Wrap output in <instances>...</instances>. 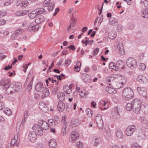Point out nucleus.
<instances>
[{
  "label": "nucleus",
  "mask_w": 148,
  "mask_h": 148,
  "mask_svg": "<svg viewBox=\"0 0 148 148\" xmlns=\"http://www.w3.org/2000/svg\"><path fill=\"white\" fill-rule=\"evenodd\" d=\"M116 64L113 62H111L109 64V67L111 68L112 69H114L116 71Z\"/></svg>",
  "instance_id": "obj_45"
},
{
  "label": "nucleus",
  "mask_w": 148,
  "mask_h": 148,
  "mask_svg": "<svg viewBox=\"0 0 148 148\" xmlns=\"http://www.w3.org/2000/svg\"><path fill=\"white\" fill-rule=\"evenodd\" d=\"M127 66L129 67L132 69L136 67L137 66V62L136 60L132 58H129L126 61Z\"/></svg>",
  "instance_id": "obj_4"
},
{
  "label": "nucleus",
  "mask_w": 148,
  "mask_h": 148,
  "mask_svg": "<svg viewBox=\"0 0 148 148\" xmlns=\"http://www.w3.org/2000/svg\"><path fill=\"white\" fill-rule=\"evenodd\" d=\"M54 4L53 2L49 4V5L48 7V10H49L51 11L52 10L54 7Z\"/></svg>",
  "instance_id": "obj_46"
},
{
  "label": "nucleus",
  "mask_w": 148,
  "mask_h": 148,
  "mask_svg": "<svg viewBox=\"0 0 148 148\" xmlns=\"http://www.w3.org/2000/svg\"><path fill=\"white\" fill-rule=\"evenodd\" d=\"M140 3L145 7L148 8V0H141Z\"/></svg>",
  "instance_id": "obj_37"
},
{
  "label": "nucleus",
  "mask_w": 148,
  "mask_h": 148,
  "mask_svg": "<svg viewBox=\"0 0 148 148\" xmlns=\"http://www.w3.org/2000/svg\"><path fill=\"white\" fill-rule=\"evenodd\" d=\"M103 20V16H101L98 20V25L99 26Z\"/></svg>",
  "instance_id": "obj_61"
},
{
  "label": "nucleus",
  "mask_w": 148,
  "mask_h": 148,
  "mask_svg": "<svg viewBox=\"0 0 148 148\" xmlns=\"http://www.w3.org/2000/svg\"><path fill=\"white\" fill-rule=\"evenodd\" d=\"M5 114L7 115H10L12 114V112L10 109L4 111Z\"/></svg>",
  "instance_id": "obj_54"
},
{
  "label": "nucleus",
  "mask_w": 148,
  "mask_h": 148,
  "mask_svg": "<svg viewBox=\"0 0 148 148\" xmlns=\"http://www.w3.org/2000/svg\"><path fill=\"white\" fill-rule=\"evenodd\" d=\"M136 129V127L134 125L129 126L127 128L126 130V134L128 136L132 135Z\"/></svg>",
  "instance_id": "obj_7"
},
{
  "label": "nucleus",
  "mask_w": 148,
  "mask_h": 148,
  "mask_svg": "<svg viewBox=\"0 0 148 148\" xmlns=\"http://www.w3.org/2000/svg\"><path fill=\"white\" fill-rule=\"evenodd\" d=\"M33 79V78H32L28 87V89L29 90V91H30V90H31L32 88V85Z\"/></svg>",
  "instance_id": "obj_58"
},
{
  "label": "nucleus",
  "mask_w": 148,
  "mask_h": 148,
  "mask_svg": "<svg viewBox=\"0 0 148 148\" xmlns=\"http://www.w3.org/2000/svg\"><path fill=\"white\" fill-rule=\"evenodd\" d=\"M117 49L118 52L121 55L124 54L123 47V44L121 43H119L117 46Z\"/></svg>",
  "instance_id": "obj_22"
},
{
  "label": "nucleus",
  "mask_w": 148,
  "mask_h": 148,
  "mask_svg": "<svg viewBox=\"0 0 148 148\" xmlns=\"http://www.w3.org/2000/svg\"><path fill=\"white\" fill-rule=\"evenodd\" d=\"M141 16L144 18H148V10L144 11Z\"/></svg>",
  "instance_id": "obj_38"
},
{
  "label": "nucleus",
  "mask_w": 148,
  "mask_h": 148,
  "mask_svg": "<svg viewBox=\"0 0 148 148\" xmlns=\"http://www.w3.org/2000/svg\"><path fill=\"white\" fill-rule=\"evenodd\" d=\"M86 112L87 115L89 117H91L93 114L92 111L90 108H88L86 110Z\"/></svg>",
  "instance_id": "obj_36"
},
{
  "label": "nucleus",
  "mask_w": 148,
  "mask_h": 148,
  "mask_svg": "<svg viewBox=\"0 0 148 148\" xmlns=\"http://www.w3.org/2000/svg\"><path fill=\"white\" fill-rule=\"evenodd\" d=\"M29 12L27 10H25L21 11H18L16 12V15L17 16L25 15L28 14Z\"/></svg>",
  "instance_id": "obj_26"
},
{
  "label": "nucleus",
  "mask_w": 148,
  "mask_h": 148,
  "mask_svg": "<svg viewBox=\"0 0 148 148\" xmlns=\"http://www.w3.org/2000/svg\"><path fill=\"white\" fill-rule=\"evenodd\" d=\"M133 101H132V103H127L126 108V109L128 111H131L132 110V109L133 108Z\"/></svg>",
  "instance_id": "obj_34"
},
{
  "label": "nucleus",
  "mask_w": 148,
  "mask_h": 148,
  "mask_svg": "<svg viewBox=\"0 0 148 148\" xmlns=\"http://www.w3.org/2000/svg\"><path fill=\"white\" fill-rule=\"evenodd\" d=\"M123 96L126 100H129L132 98L134 93L132 90L130 88H125L123 91Z\"/></svg>",
  "instance_id": "obj_1"
},
{
  "label": "nucleus",
  "mask_w": 148,
  "mask_h": 148,
  "mask_svg": "<svg viewBox=\"0 0 148 148\" xmlns=\"http://www.w3.org/2000/svg\"><path fill=\"white\" fill-rule=\"evenodd\" d=\"M71 60L67 59L65 60L64 63L66 66H67L71 63Z\"/></svg>",
  "instance_id": "obj_53"
},
{
  "label": "nucleus",
  "mask_w": 148,
  "mask_h": 148,
  "mask_svg": "<svg viewBox=\"0 0 148 148\" xmlns=\"http://www.w3.org/2000/svg\"><path fill=\"white\" fill-rule=\"evenodd\" d=\"M13 0H8L5 2L4 4V6H6L9 5L13 2Z\"/></svg>",
  "instance_id": "obj_49"
},
{
  "label": "nucleus",
  "mask_w": 148,
  "mask_h": 148,
  "mask_svg": "<svg viewBox=\"0 0 148 148\" xmlns=\"http://www.w3.org/2000/svg\"><path fill=\"white\" fill-rule=\"evenodd\" d=\"M36 12L35 10L32 11L29 14V17L31 19L34 18L37 15Z\"/></svg>",
  "instance_id": "obj_31"
},
{
  "label": "nucleus",
  "mask_w": 148,
  "mask_h": 148,
  "mask_svg": "<svg viewBox=\"0 0 148 148\" xmlns=\"http://www.w3.org/2000/svg\"><path fill=\"white\" fill-rule=\"evenodd\" d=\"M11 82L10 80L5 77L3 78L0 82V85L4 87L5 89L9 88Z\"/></svg>",
  "instance_id": "obj_5"
},
{
  "label": "nucleus",
  "mask_w": 148,
  "mask_h": 148,
  "mask_svg": "<svg viewBox=\"0 0 148 148\" xmlns=\"http://www.w3.org/2000/svg\"><path fill=\"white\" fill-rule=\"evenodd\" d=\"M16 138L12 139L11 140V143L10 144L12 146H13L15 145H16V146H18V144H16Z\"/></svg>",
  "instance_id": "obj_39"
},
{
  "label": "nucleus",
  "mask_w": 148,
  "mask_h": 148,
  "mask_svg": "<svg viewBox=\"0 0 148 148\" xmlns=\"http://www.w3.org/2000/svg\"><path fill=\"white\" fill-rule=\"evenodd\" d=\"M7 13V12L5 11H1L0 12V18L1 17V16H5L6 14Z\"/></svg>",
  "instance_id": "obj_60"
},
{
  "label": "nucleus",
  "mask_w": 148,
  "mask_h": 148,
  "mask_svg": "<svg viewBox=\"0 0 148 148\" xmlns=\"http://www.w3.org/2000/svg\"><path fill=\"white\" fill-rule=\"evenodd\" d=\"M82 78L84 81L86 82H89L91 81L90 76L86 74H82Z\"/></svg>",
  "instance_id": "obj_20"
},
{
  "label": "nucleus",
  "mask_w": 148,
  "mask_h": 148,
  "mask_svg": "<svg viewBox=\"0 0 148 148\" xmlns=\"http://www.w3.org/2000/svg\"><path fill=\"white\" fill-rule=\"evenodd\" d=\"M28 115V112L27 111H25L24 112V118L22 120V121L25 122V120L27 119Z\"/></svg>",
  "instance_id": "obj_52"
},
{
  "label": "nucleus",
  "mask_w": 148,
  "mask_h": 148,
  "mask_svg": "<svg viewBox=\"0 0 148 148\" xmlns=\"http://www.w3.org/2000/svg\"><path fill=\"white\" fill-rule=\"evenodd\" d=\"M68 129L67 128L66 125H64L62 129V135L63 136L66 135L68 132Z\"/></svg>",
  "instance_id": "obj_27"
},
{
  "label": "nucleus",
  "mask_w": 148,
  "mask_h": 148,
  "mask_svg": "<svg viewBox=\"0 0 148 148\" xmlns=\"http://www.w3.org/2000/svg\"><path fill=\"white\" fill-rule=\"evenodd\" d=\"M54 79V78L53 79V78H51L50 77H49L47 79L50 83H53L54 82H55V84H57L58 83V82H57L56 80Z\"/></svg>",
  "instance_id": "obj_40"
},
{
  "label": "nucleus",
  "mask_w": 148,
  "mask_h": 148,
  "mask_svg": "<svg viewBox=\"0 0 148 148\" xmlns=\"http://www.w3.org/2000/svg\"><path fill=\"white\" fill-rule=\"evenodd\" d=\"M137 90L139 94L142 96L146 97L147 95L146 89L144 88L137 87Z\"/></svg>",
  "instance_id": "obj_17"
},
{
  "label": "nucleus",
  "mask_w": 148,
  "mask_h": 148,
  "mask_svg": "<svg viewBox=\"0 0 148 148\" xmlns=\"http://www.w3.org/2000/svg\"><path fill=\"white\" fill-rule=\"evenodd\" d=\"M67 87L68 89H66V88H64V92L68 94H70L71 92V88L70 87H68V86Z\"/></svg>",
  "instance_id": "obj_44"
},
{
  "label": "nucleus",
  "mask_w": 148,
  "mask_h": 148,
  "mask_svg": "<svg viewBox=\"0 0 148 148\" xmlns=\"http://www.w3.org/2000/svg\"><path fill=\"white\" fill-rule=\"evenodd\" d=\"M79 138V135L78 134L77 130H76L72 132L71 137V140L72 142H74Z\"/></svg>",
  "instance_id": "obj_8"
},
{
  "label": "nucleus",
  "mask_w": 148,
  "mask_h": 148,
  "mask_svg": "<svg viewBox=\"0 0 148 148\" xmlns=\"http://www.w3.org/2000/svg\"><path fill=\"white\" fill-rule=\"evenodd\" d=\"M142 110L144 114H148V106H144L142 109Z\"/></svg>",
  "instance_id": "obj_41"
},
{
  "label": "nucleus",
  "mask_w": 148,
  "mask_h": 148,
  "mask_svg": "<svg viewBox=\"0 0 148 148\" xmlns=\"http://www.w3.org/2000/svg\"><path fill=\"white\" fill-rule=\"evenodd\" d=\"M124 63L122 60H119L116 63V71H117L119 70H121L123 69L124 67Z\"/></svg>",
  "instance_id": "obj_16"
},
{
  "label": "nucleus",
  "mask_w": 148,
  "mask_h": 148,
  "mask_svg": "<svg viewBox=\"0 0 148 148\" xmlns=\"http://www.w3.org/2000/svg\"><path fill=\"white\" fill-rule=\"evenodd\" d=\"M106 80L108 83L111 86H113V83H114L118 80V79L114 78L112 76H111L107 77L106 78Z\"/></svg>",
  "instance_id": "obj_11"
},
{
  "label": "nucleus",
  "mask_w": 148,
  "mask_h": 148,
  "mask_svg": "<svg viewBox=\"0 0 148 148\" xmlns=\"http://www.w3.org/2000/svg\"><path fill=\"white\" fill-rule=\"evenodd\" d=\"M45 88L42 82H39L36 84L35 86V89L37 91L39 92H42L44 90Z\"/></svg>",
  "instance_id": "obj_12"
},
{
  "label": "nucleus",
  "mask_w": 148,
  "mask_h": 148,
  "mask_svg": "<svg viewBox=\"0 0 148 148\" xmlns=\"http://www.w3.org/2000/svg\"><path fill=\"white\" fill-rule=\"evenodd\" d=\"M57 97L60 101H62L64 100L65 94L62 92H59L57 94Z\"/></svg>",
  "instance_id": "obj_24"
},
{
  "label": "nucleus",
  "mask_w": 148,
  "mask_h": 148,
  "mask_svg": "<svg viewBox=\"0 0 148 148\" xmlns=\"http://www.w3.org/2000/svg\"><path fill=\"white\" fill-rule=\"evenodd\" d=\"M77 147L79 148H82L83 146V144L80 141L77 142Z\"/></svg>",
  "instance_id": "obj_56"
},
{
  "label": "nucleus",
  "mask_w": 148,
  "mask_h": 148,
  "mask_svg": "<svg viewBox=\"0 0 148 148\" xmlns=\"http://www.w3.org/2000/svg\"><path fill=\"white\" fill-rule=\"evenodd\" d=\"M76 21H71L70 25L72 27H73L75 25Z\"/></svg>",
  "instance_id": "obj_63"
},
{
  "label": "nucleus",
  "mask_w": 148,
  "mask_h": 148,
  "mask_svg": "<svg viewBox=\"0 0 148 148\" xmlns=\"http://www.w3.org/2000/svg\"><path fill=\"white\" fill-rule=\"evenodd\" d=\"M124 81L123 82H119L118 81L115 82L114 83H113L112 87H113L115 89H119L122 87L123 84H124L126 82L125 79H124Z\"/></svg>",
  "instance_id": "obj_9"
},
{
  "label": "nucleus",
  "mask_w": 148,
  "mask_h": 148,
  "mask_svg": "<svg viewBox=\"0 0 148 148\" xmlns=\"http://www.w3.org/2000/svg\"><path fill=\"white\" fill-rule=\"evenodd\" d=\"M133 111L136 114H139L141 112V102L138 99L133 100Z\"/></svg>",
  "instance_id": "obj_2"
},
{
  "label": "nucleus",
  "mask_w": 148,
  "mask_h": 148,
  "mask_svg": "<svg viewBox=\"0 0 148 148\" xmlns=\"http://www.w3.org/2000/svg\"><path fill=\"white\" fill-rule=\"evenodd\" d=\"M106 91L108 93L110 94H114L116 92L114 88H112L110 87H107L106 88Z\"/></svg>",
  "instance_id": "obj_25"
},
{
  "label": "nucleus",
  "mask_w": 148,
  "mask_h": 148,
  "mask_svg": "<svg viewBox=\"0 0 148 148\" xmlns=\"http://www.w3.org/2000/svg\"><path fill=\"white\" fill-rule=\"evenodd\" d=\"M42 92L43 93L45 97L49 95V90L45 87V89H44V91Z\"/></svg>",
  "instance_id": "obj_43"
},
{
  "label": "nucleus",
  "mask_w": 148,
  "mask_h": 148,
  "mask_svg": "<svg viewBox=\"0 0 148 148\" xmlns=\"http://www.w3.org/2000/svg\"><path fill=\"white\" fill-rule=\"evenodd\" d=\"M39 25H36L34 26L32 23H30L28 27H27V30L28 32H31L33 31L35 32L38 30L39 29Z\"/></svg>",
  "instance_id": "obj_14"
},
{
  "label": "nucleus",
  "mask_w": 148,
  "mask_h": 148,
  "mask_svg": "<svg viewBox=\"0 0 148 148\" xmlns=\"http://www.w3.org/2000/svg\"><path fill=\"white\" fill-rule=\"evenodd\" d=\"M146 66L145 64L143 63H140L139 64V69L142 70H143L145 69Z\"/></svg>",
  "instance_id": "obj_48"
},
{
  "label": "nucleus",
  "mask_w": 148,
  "mask_h": 148,
  "mask_svg": "<svg viewBox=\"0 0 148 148\" xmlns=\"http://www.w3.org/2000/svg\"><path fill=\"white\" fill-rule=\"evenodd\" d=\"M54 119H55V123H59L60 122V119H59V117L57 115H56L54 117Z\"/></svg>",
  "instance_id": "obj_51"
},
{
  "label": "nucleus",
  "mask_w": 148,
  "mask_h": 148,
  "mask_svg": "<svg viewBox=\"0 0 148 148\" xmlns=\"http://www.w3.org/2000/svg\"><path fill=\"white\" fill-rule=\"evenodd\" d=\"M116 36V33L115 32L111 31L109 32L108 34L109 38L111 39H114Z\"/></svg>",
  "instance_id": "obj_30"
},
{
  "label": "nucleus",
  "mask_w": 148,
  "mask_h": 148,
  "mask_svg": "<svg viewBox=\"0 0 148 148\" xmlns=\"http://www.w3.org/2000/svg\"><path fill=\"white\" fill-rule=\"evenodd\" d=\"M39 108L44 112L46 113L48 111V108L47 107L43 101L40 102L39 104Z\"/></svg>",
  "instance_id": "obj_13"
},
{
  "label": "nucleus",
  "mask_w": 148,
  "mask_h": 148,
  "mask_svg": "<svg viewBox=\"0 0 148 148\" xmlns=\"http://www.w3.org/2000/svg\"><path fill=\"white\" fill-rule=\"evenodd\" d=\"M40 127L43 130H46L48 129L49 125L45 121L41 120L40 121Z\"/></svg>",
  "instance_id": "obj_18"
},
{
  "label": "nucleus",
  "mask_w": 148,
  "mask_h": 148,
  "mask_svg": "<svg viewBox=\"0 0 148 148\" xmlns=\"http://www.w3.org/2000/svg\"><path fill=\"white\" fill-rule=\"evenodd\" d=\"M58 87L55 88L53 89L52 90V93L53 94H55L58 91Z\"/></svg>",
  "instance_id": "obj_57"
},
{
  "label": "nucleus",
  "mask_w": 148,
  "mask_h": 148,
  "mask_svg": "<svg viewBox=\"0 0 148 148\" xmlns=\"http://www.w3.org/2000/svg\"><path fill=\"white\" fill-rule=\"evenodd\" d=\"M32 129L36 134L41 136L43 135V132L42 129L40 126L37 125H35L32 127Z\"/></svg>",
  "instance_id": "obj_6"
},
{
  "label": "nucleus",
  "mask_w": 148,
  "mask_h": 148,
  "mask_svg": "<svg viewBox=\"0 0 148 148\" xmlns=\"http://www.w3.org/2000/svg\"><path fill=\"white\" fill-rule=\"evenodd\" d=\"M81 64L80 62L78 61L77 63V65L74 67L75 70L77 72H79L80 70V66Z\"/></svg>",
  "instance_id": "obj_35"
},
{
  "label": "nucleus",
  "mask_w": 148,
  "mask_h": 148,
  "mask_svg": "<svg viewBox=\"0 0 148 148\" xmlns=\"http://www.w3.org/2000/svg\"><path fill=\"white\" fill-rule=\"evenodd\" d=\"M66 48L70 49L72 50H75V47L73 45H71L70 46L67 47Z\"/></svg>",
  "instance_id": "obj_64"
},
{
  "label": "nucleus",
  "mask_w": 148,
  "mask_h": 148,
  "mask_svg": "<svg viewBox=\"0 0 148 148\" xmlns=\"http://www.w3.org/2000/svg\"><path fill=\"white\" fill-rule=\"evenodd\" d=\"M94 145L95 146H97L99 145L100 143L99 138H96L93 140Z\"/></svg>",
  "instance_id": "obj_42"
},
{
  "label": "nucleus",
  "mask_w": 148,
  "mask_h": 148,
  "mask_svg": "<svg viewBox=\"0 0 148 148\" xmlns=\"http://www.w3.org/2000/svg\"><path fill=\"white\" fill-rule=\"evenodd\" d=\"M37 135V134L34 132H29L28 135V140L32 142H34L36 140Z\"/></svg>",
  "instance_id": "obj_10"
},
{
  "label": "nucleus",
  "mask_w": 148,
  "mask_h": 148,
  "mask_svg": "<svg viewBox=\"0 0 148 148\" xmlns=\"http://www.w3.org/2000/svg\"><path fill=\"white\" fill-rule=\"evenodd\" d=\"M45 20V18L43 16L40 15L38 16L36 18L35 22L36 23L40 24L43 22Z\"/></svg>",
  "instance_id": "obj_21"
},
{
  "label": "nucleus",
  "mask_w": 148,
  "mask_h": 148,
  "mask_svg": "<svg viewBox=\"0 0 148 148\" xmlns=\"http://www.w3.org/2000/svg\"><path fill=\"white\" fill-rule=\"evenodd\" d=\"M132 148H140V146L137 143H134L132 145Z\"/></svg>",
  "instance_id": "obj_55"
},
{
  "label": "nucleus",
  "mask_w": 148,
  "mask_h": 148,
  "mask_svg": "<svg viewBox=\"0 0 148 148\" xmlns=\"http://www.w3.org/2000/svg\"><path fill=\"white\" fill-rule=\"evenodd\" d=\"M95 121L99 129L102 130L103 128V122L101 115L100 114L97 115L96 117Z\"/></svg>",
  "instance_id": "obj_3"
},
{
  "label": "nucleus",
  "mask_w": 148,
  "mask_h": 148,
  "mask_svg": "<svg viewBox=\"0 0 148 148\" xmlns=\"http://www.w3.org/2000/svg\"><path fill=\"white\" fill-rule=\"evenodd\" d=\"M79 120L77 119H73L72 120L71 124L72 126L73 127H74L79 125Z\"/></svg>",
  "instance_id": "obj_33"
},
{
  "label": "nucleus",
  "mask_w": 148,
  "mask_h": 148,
  "mask_svg": "<svg viewBox=\"0 0 148 148\" xmlns=\"http://www.w3.org/2000/svg\"><path fill=\"white\" fill-rule=\"evenodd\" d=\"M35 10L37 11L36 13L37 15L46 13L45 10L43 8H38Z\"/></svg>",
  "instance_id": "obj_28"
},
{
  "label": "nucleus",
  "mask_w": 148,
  "mask_h": 148,
  "mask_svg": "<svg viewBox=\"0 0 148 148\" xmlns=\"http://www.w3.org/2000/svg\"><path fill=\"white\" fill-rule=\"evenodd\" d=\"M117 20L115 18H112L109 20V23L110 25H114L115 23H117Z\"/></svg>",
  "instance_id": "obj_32"
},
{
  "label": "nucleus",
  "mask_w": 148,
  "mask_h": 148,
  "mask_svg": "<svg viewBox=\"0 0 148 148\" xmlns=\"http://www.w3.org/2000/svg\"><path fill=\"white\" fill-rule=\"evenodd\" d=\"M48 122L50 123H52L53 125H55V122L53 119H49L48 120Z\"/></svg>",
  "instance_id": "obj_62"
},
{
  "label": "nucleus",
  "mask_w": 148,
  "mask_h": 148,
  "mask_svg": "<svg viewBox=\"0 0 148 148\" xmlns=\"http://www.w3.org/2000/svg\"><path fill=\"white\" fill-rule=\"evenodd\" d=\"M116 137L119 139L123 137L122 132L121 130L118 129L116 131Z\"/></svg>",
  "instance_id": "obj_29"
},
{
  "label": "nucleus",
  "mask_w": 148,
  "mask_h": 148,
  "mask_svg": "<svg viewBox=\"0 0 148 148\" xmlns=\"http://www.w3.org/2000/svg\"><path fill=\"white\" fill-rule=\"evenodd\" d=\"M22 29L21 28L18 29L15 31L14 35L16 36L17 35H19L22 32Z\"/></svg>",
  "instance_id": "obj_50"
},
{
  "label": "nucleus",
  "mask_w": 148,
  "mask_h": 148,
  "mask_svg": "<svg viewBox=\"0 0 148 148\" xmlns=\"http://www.w3.org/2000/svg\"><path fill=\"white\" fill-rule=\"evenodd\" d=\"M65 107V104L62 101H60L57 105V109L59 112H62Z\"/></svg>",
  "instance_id": "obj_19"
},
{
  "label": "nucleus",
  "mask_w": 148,
  "mask_h": 148,
  "mask_svg": "<svg viewBox=\"0 0 148 148\" xmlns=\"http://www.w3.org/2000/svg\"><path fill=\"white\" fill-rule=\"evenodd\" d=\"M56 145V140L54 139H51L49 142V146L50 148H55Z\"/></svg>",
  "instance_id": "obj_23"
},
{
  "label": "nucleus",
  "mask_w": 148,
  "mask_h": 148,
  "mask_svg": "<svg viewBox=\"0 0 148 148\" xmlns=\"http://www.w3.org/2000/svg\"><path fill=\"white\" fill-rule=\"evenodd\" d=\"M28 2L27 1H23L21 2V5L23 7H25L28 5Z\"/></svg>",
  "instance_id": "obj_47"
},
{
  "label": "nucleus",
  "mask_w": 148,
  "mask_h": 148,
  "mask_svg": "<svg viewBox=\"0 0 148 148\" xmlns=\"http://www.w3.org/2000/svg\"><path fill=\"white\" fill-rule=\"evenodd\" d=\"M114 112L115 115H119V113L118 111L117 107H115L114 109Z\"/></svg>",
  "instance_id": "obj_59"
},
{
  "label": "nucleus",
  "mask_w": 148,
  "mask_h": 148,
  "mask_svg": "<svg viewBox=\"0 0 148 148\" xmlns=\"http://www.w3.org/2000/svg\"><path fill=\"white\" fill-rule=\"evenodd\" d=\"M147 79L145 76L142 75H139L137 78V81L143 84L147 83Z\"/></svg>",
  "instance_id": "obj_15"
}]
</instances>
